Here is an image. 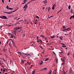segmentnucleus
<instances>
[{"mask_svg":"<svg viewBox=\"0 0 74 74\" xmlns=\"http://www.w3.org/2000/svg\"><path fill=\"white\" fill-rule=\"evenodd\" d=\"M19 29L20 30L19 31H18V32H19V33H22L23 32H22V27H17L14 28V30L12 32L13 34H14L15 35V34H16V30H19Z\"/></svg>","mask_w":74,"mask_h":74,"instance_id":"obj_1","label":"nucleus"},{"mask_svg":"<svg viewBox=\"0 0 74 74\" xmlns=\"http://www.w3.org/2000/svg\"><path fill=\"white\" fill-rule=\"evenodd\" d=\"M0 18L1 19H8L7 16H0Z\"/></svg>","mask_w":74,"mask_h":74,"instance_id":"obj_2","label":"nucleus"},{"mask_svg":"<svg viewBox=\"0 0 74 74\" xmlns=\"http://www.w3.org/2000/svg\"><path fill=\"white\" fill-rule=\"evenodd\" d=\"M27 4H25V5L23 7V8H24V11H26V9L27 8Z\"/></svg>","mask_w":74,"mask_h":74,"instance_id":"obj_3","label":"nucleus"},{"mask_svg":"<svg viewBox=\"0 0 74 74\" xmlns=\"http://www.w3.org/2000/svg\"><path fill=\"white\" fill-rule=\"evenodd\" d=\"M12 43L14 47L16 48V44H15V42H14V40H12Z\"/></svg>","mask_w":74,"mask_h":74,"instance_id":"obj_4","label":"nucleus"},{"mask_svg":"<svg viewBox=\"0 0 74 74\" xmlns=\"http://www.w3.org/2000/svg\"><path fill=\"white\" fill-rule=\"evenodd\" d=\"M22 53H23V54H24V55H26L27 56H30V55L29 54H25V53H24L23 52Z\"/></svg>","mask_w":74,"mask_h":74,"instance_id":"obj_5","label":"nucleus"},{"mask_svg":"<svg viewBox=\"0 0 74 74\" xmlns=\"http://www.w3.org/2000/svg\"><path fill=\"white\" fill-rule=\"evenodd\" d=\"M8 51H9L10 53H11V52L12 51H11V50H10V48H8Z\"/></svg>","mask_w":74,"mask_h":74,"instance_id":"obj_6","label":"nucleus"},{"mask_svg":"<svg viewBox=\"0 0 74 74\" xmlns=\"http://www.w3.org/2000/svg\"><path fill=\"white\" fill-rule=\"evenodd\" d=\"M3 12L5 13V14H6V13H7V14H11V12Z\"/></svg>","mask_w":74,"mask_h":74,"instance_id":"obj_7","label":"nucleus"},{"mask_svg":"<svg viewBox=\"0 0 74 74\" xmlns=\"http://www.w3.org/2000/svg\"><path fill=\"white\" fill-rule=\"evenodd\" d=\"M14 35L13 34H11V38H13V37H14Z\"/></svg>","mask_w":74,"mask_h":74,"instance_id":"obj_8","label":"nucleus"},{"mask_svg":"<svg viewBox=\"0 0 74 74\" xmlns=\"http://www.w3.org/2000/svg\"><path fill=\"white\" fill-rule=\"evenodd\" d=\"M49 60V58H46L45 59V61H47V60Z\"/></svg>","mask_w":74,"mask_h":74,"instance_id":"obj_9","label":"nucleus"},{"mask_svg":"<svg viewBox=\"0 0 74 74\" xmlns=\"http://www.w3.org/2000/svg\"><path fill=\"white\" fill-rule=\"evenodd\" d=\"M43 63V62H42V60H41V62L40 63V65H41V64H42V63Z\"/></svg>","mask_w":74,"mask_h":74,"instance_id":"obj_10","label":"nucleus"},{"mask_svg":"<svg viewBox=\"0 0 74 74\" xmlns=\"http://www.w3.org/2000/svg\"><path fill=\"white\" fill-rule=\"evenodd\" d=\"M18 53H19L20 55H22V53L21 52H18Z\"/></svg>","mask_w":74,"mask_h":74,"instance_id":"obj_11","label":"nucleus"},{"mask_svg":"<svg viewBox=\"0 0 74 74\" xmlns=\"http://www.w3.org/2000/svg\"><path fill=\"white\" fill-rule=\"evenodd\" d=\"M70 28H67L66 29V30H68V31H69V30H70Z\"/></svg>","mask_w":74,"mask_h":74,"instance_id":"obj_12","label":"nucleus"},{"mask_svg":"<svg viewBox=\"0 0 74 74\" xmlns=\"http://www.w3.org/2000/svg\"><path fill=\"white\" fill-rule=\"evenodd\" d=\"M50 9H51V8H50L49 7H48V12H49V10H50Z\"/></svg>","mask_w":74,"mask_h":74,"instance_id":"obj_13","label":"nucleus"},{"mask_svg":"<svg viewBox=\"0 0 74 74\" xmlns=\"http://www.w3.org/2000/svg\"><path fill=\"white\" fill-rule=\"evenodd\" d=\"M47 68H43V69H42V70H47Z\"/></svg>","mask_w":74,"mask_h":74,"instance_id":"obj_14","label":"nucleus"},{"mask_svg":"<svg viewBox=\"0 0 74 74\" xmlns=\"http://www.w3.org/2000/svg\"><path fill=\"white\" fill-rule=\"evenodd\" d=\"M51 73H52V71L50 70V71L49 72V74H51Z\"/></svg>","mask_w":74,"mask_h":74,"instance_id":"obj_15","label":"nucleus"},{"mask_svg":"<svg viewBox=\"0 0 74 74\" xmlns=\"http://www.w3.org/2000/svg\"><path fill=\"white\" fill-rule=\"evenodd\" d=\"M47 2V1L45 0V1L43 2V3H44V4H46Z\"/></svg>","mask_w":74,"mask_h":74,"instance_id":"obj_16","label":"nucleus"},{"mask_svg":"<svg viewBox=\"0 0 74 74\" xmlns=\"http://www.w3.org/2000/svg\"><path fill=\"white\" fill-rule=\"evenodd\" d=\"M71 8V6H70V5H69L68 7L69 9L70 10Z\"/></svg>","mask_w":74,"mask_h":74,"instance_id":"obj_17","label":"nucleus"},{"mask_svg":"<svg viewBox=\"0 0 74 74\" xmlns=\"http://www.w3.org/2000/svg\"><path fill=\"white\" fill-rule=\"evenodd\" d=\"M73 9H71L70 12H71V13H73Z\"/></svg>","mask_w":74,"mask_h":74,"instance_id":"obj_18","label":"nucleus"},{"mask_svg":"<svg viewBox=\"0 0 74 74\" xmlns=\"http://www.w3.org/2000/svg\"><path fill=\"white\" fill-rule=\"evenodd\" d=\"M51 38H55V36L53 35L51 36Z\"/></svg>","mask_w":74,"mask_h":74,"instance_id":"obj_19","label":"nucleus"},{"mask_svg":"<svg viewBox=\"0 0 74 74\" xmlns=\"http://www.w3.org/2000/svg\"><path fill=\"white\" fill-rule=\"evenodd\" d=\"M29 61H27V63L28 64H29V65H30V64H31L30 62L29 63Z\"/></svg>","mask_w":74,"mask_h":74,"instance_id":"obj_20","label":"nucleus"},{"mask_svg":"<svg viewBox=\"0 0 74 74\" xmlns=\"http://www.w3.org/2000/svg\"><path fill=\"white\" fill-rule=\"evenodd\" d=\"M39 40L40 41V43L41 44H42V40H41V39Z\"/></svg>","mask_w":74,"mask_h":74,"instance_id":"obj_21","label":"nucleus"},{"mask_svg":"<svg viewBox=\"0 0 74 74\" xmlns=\"http://www.w3.org/2000/svg\"><path fill=\"white\" fill-rule=\"evenodd\" d=\"M6 8L8 9H9V8H9V7H8V5L7 6Z\"/></svg>","mask_w":74,"mask_h":74,"instance_id":"obj_22","label":"nucleus"},{"mask_svg":"<svg viewBox=\"0 0 74 74\" xmlns=\"http://www.w3.org/2000/svg\"><path fill=\"white\" fill-rule=\"evenodd\" d=\"M15 10H14V11H12V12H10H10L11 14V13H12V12H15Z\"/></svg>","mask_w":74,"mask_h":74,"instance_id":"obj_23","label":"nucleus"},{"mask_svg":"<svg viewBox=\"0 0 74 74\" xmlns=\"http://www.w3.org/2000/svg\"><path fill=\"white\" fill-rule=\"evenodd\" d=\"M70 72H72L73 71L72 70V69H71H71L70 71Z\"/></svg>","mask_w":74,"mask_h":74,"instance_id":"obj_24","label":"nucleus"},{"mask_svg":"<svg viewBox=\"0 0 74 74\" xmlns=\"http://www.w3.org/2000/svg\"><path fill=\"white\" fill-rule=\"evenodd\" d=\"M27 1V0H24L23 2L25 3H26Z\"/></svg>","mask_w":74,"mask_h":74,"instance_id":"obj_25","label":"nucleus"},{"mask_svg":"<svg viewBox=\"0 0 74 74\" xmlns=\"http://www.w3.org/2000/svg\"><path fill=\"white\" fill-rule=\"evenodd\" d=\"M24 62H25V61H23V60H21V62L22 63H24Z\"/></svg>","mask_w":74,"mask_h":74,"instance_id":"obj_26","label":"nucleus"},{"mask_svg":"<svg viewBox=\"0 0 74 74\" xmlns=\"http://www.w3.org/2000/svg\"><path fill=\"white\" fill-rule=\"evenodd\" d=\"M55 9V7L53 6L52 7V10H54Z\"/></svg>","mask_w":74,"mask_h":74,"instance_id":"obj_27","label":"nucleus"},{"mask_svg":"<svg viewBox=\"0 0 74 74\" xmlns=\"http://www.w3.org/2000/svg\"><path fill=\"white\" fill-rule=\"evenodd\" d=\"M55 4H56L55 3L54 4L53 7H56V5H55Z\"/></svg>","mask_w":74,"mask_h":74,"instance_id":"obj_28","label":"nucleus"},{"mask_svg":"<svg viewBox=\"0 0 74 74\" xmlns=\"http://www.w3.org/2000/svg\"><path fill=\"white\" fill-rule=\"evenodd\" d=\"M34 72H35V71H34L32 72V74H34V73H35Z\"/></svg>","mask_w":74,"mask_h":74,"instance_id":"obj_29","label":"nucleus"},{"mask_svg":"<svg viewBox=\"0 0 74 74\" xmlns=\"http://www.w3.org/2000/svg\"><path fill=\"white\" fill-rule=\"evenodd\" d=\"M62 47H67V46L62 45Z\"/></svg>","mask_w":74,"mask_h":74,"instance_id":"obj_30","label":"nucleus"},{"mask_svg":"<svg viewBox=\"0 0 74 74\" xmlns=\"http://www.w3.org/2000/svg\"><path fill=\"white\" fill-rule=\"evenodd\" d=\"M53 53H54V55H56V53H55L54 51H53Z\"/></svg>","mask_w":74,"mask_h":74,"instance_id":"obj_31","label":"nucleus"},{"mask_svg":"<svg viewBox=\"0 0 74 74\" xmlns=\"http://www.w3.org/2000/svg\"><path fill=\"white\" fill-rule=\"evenodd\" d=\"M63 53V52H59L58 53Z\"/></svg>","mask_w":74,"mask_h":74,"instance_id":"obj_32","label":"nucleus"},{"mask_svg":"<svg viewBox=\"0 0 74 74\" xmlns=\"http://www.w3.org/2000/svg\"><path fill=\"white\" fill-rule=\"evenodd\" d=\"M37 39H36V40H39V39H38V37L37 36Z\"/></svg>","mask_w":74,"mask_h":74,"instance_id":"obj_33","label":"nucleus"},{"mask_svg":"<svg viewBox=\"0 0 74 74\" xmlns=\"http://www.w3.org/2000/svg\"><path fill=\"white\" fill-rule=\"evenodd\" d=\"M30 3V1H29L26 4H27H27H29Z\"/></svg>","mask_w":74,"mask_h":74,"instance_id":"obj_34","label":"nucleus"},{"mask_svg":"<svg viewBox=\"0 0 74 74\" xmlns=\"http://www.w3.org/2000/svg\"><path fill=\"white\" fill-rule=\"evenodd\" d=\"M13 8H9V10H13Z\"/></svg>","mask_w":74,"mask_h":74,"instance_id":"obj_35","label":"nucleus"},{"mask_svg":"<svg viewBox=\"0 0 74 74\" xmlns=\"http://www.w3.org/2000/svg\"><path fill=\"white\" fill-rule=\"evenodd\" d=\"M59 38H60V39H61V40H63V39L62 38H61L59 36Z\"/></svg>","mask_w":74,"mask_h":74,"instance_id":"obj_36","label":"nucleus"},{"mask_svg":"<svg viewBox=\"0 0 74 74\" xmlns=\"http://www.w3.org/2000/svg\"><path fill=\"white\" fill-rule=\"evenodd\" d=\"M62 60L63 61V62L64 63V61H65V60L64 59V60Z\"/></svg>","mask_w":74,"mask_h":74,"instance_id":"obj_37","label":"nucleus"},{"mask_svg":"<svg viewBox=\"0 0 74 74\" xmlns=\"http://www.w3.org/2000/svg\"><path fill=\"white\" fill-rule=\"evenodd\" d=\"M40 46V48H41V49H43V48H42V47H41Z\"/></svg>","mask_w":74,"mask_h":74,"instance_id":"obj_38","label":"nucleus"},{"mask_svg":"<svg viewBox=\"0 0 74 74\" xmlns=\"http://www.w3.org/2000/svg\"><path fill=\"white\" fill-rule=\"evenodd\" d=\"M36 18H38V19H39V17L37 16H36Z\"/></svg>","mask_w":74,"mask_h":74,"instance_id":"obj_39","label":"nucleus"},{"mask_svg":"<svg viewBox=\"0 0 74 74\" xmlns=\"http://www.w3.org/2000/svg\"><path fill=\"white\" fill-rule=\"evenodd\" d=\"M3 25H2V26H0V27H1L0 29H1V28H2V27H3Z\"/></svg>","mask_w":74,"mask_h":74,"instance_id":"obj_40","label":"nucleus"},{"mask_svg":"<svg viewBox=\"0 0 74 74\" xmlns=\"http://www.w3.org/2000/svg\"><path fill=\"white\" fill-rule=\"evenodd\" d=\"M73 58H74V51L73 53Z\"/></svg>","mask_w":74,"mask_h":74,"instance_id":"obj_41","label":"nucleus"},{"mask_svg":"<svg viewBox=\"0 0 74 74\" xmlns=\"http://www.w3.org/2000/svg\"><path fill=\"white\" fill-rule=\"evenodd\" d=\"M73 18V17L72 16H71L70 18H69V19H71V18Z\"/></svg>","mask_w":74,"mask_h":74,"instance_id":"obj_42","label":"nucleus"},{"mask_svg":"<svg viewBox=\"0 0 74 74\" xmlns=\"http://www.w3.org/2000/svg\"><path fill=\"white\" fill-rule=\"evenodd\" d=\"M61 45H65V44H64L63 43H61Z\"/></svg>","mask_w":74,"mask_h":74,"instance_id":"obj_43","label":"nucleus"},{"mask_svg":"<svg viewBox=\"0 0 74 74\" xmlns=\"http://www.w3.org/2000/svg\"><path fill=\"white\" fill-rule=\"evenodd\" d=\"M58 58L56 59V62L57 63H58Z\"/></svg>","mask_w":74,"mask_h":74,"instance_id":"obj_44","label":"nucleus"},{"mask_svg":"<svg viewBox=\"0 0 74 74\" xmlns=\"http://www.w3.org/2000/svg\"><path fill=\"white\" fill-rule=\"evenodd\" d=\"M2 3H3L4 2V0H2Z\"/></svg>","mask_w":74,"mask_h":74,"instance_id":"obj_45","label":"nucleus"},{"mask_svg":"<svg viewBox=\"0 0 74 74\" xmlns=\"http://www.w3.org/2000/svg\"><path fill=\"white\" fill-rule=\"evenodd\" d=\"M65 26H63V29H64V28H65Z\"/></svg>","mask_w":74,"mask_h":74,"instance_id":"obj_46","label":"nucleus"},{"mask_svg":"<svg viewBox=\"0 0 74 74\" xmlns=\"http://www.w3.org/2000/svg\"><path fill=\"white\" fill-rule=\"evenodd\" d=\"M45 40H47V38H45Z\"/></svg>","mask_w":74,"mask_h":74,"instance_id":"obj_47","label":"nucleus"},{"mask_svg":"<svg viewBox=\"0 0 74 74\" xmlns=\"http://www.w3.org/2000/svg\"><path fill=\"white\" fill-rule=\"evenodd\" d=\"M44 36H43V35H40V37H44Z\"/></svg>","mask_w":74,"mask_h":74,"instance_id":"obj_48","label":"nucleus"},{"mask_svg":"<svg viewBox=\"0 0 74 74\" xmlns=\"http://www.w3.org/2000/svg\"><path fill=\"white\" fill-rule=\"evenodd\" d=\"M37 41L38 42H40V40H37Z\"/></svg>","mask_w":74,"mask_h":74,"instance_id":"obj_49","label":"nucleus"},{"mask_svg":"<svg viewBox=\"0 0 74 74\" xmlns=\"http://www.w3.org/2000/svg\"><path fill=\"white\" fill-rule=\"evenodd\" d=\"M72 16V18H74V15Z\"/></svg>","mask_w":74,"mask_h":74,"instance_id":"obj_50","label":"nucleus"},{"mask_svg":"<svg viewBox=\"0 0 74 74\" xmlns=\"http://www.w3.org/2000/svg\"><path fill=\"white\" fill-rule=\"evenodd\" d=\"M3 61H5V59H3Z\"/></svg>","mask_w":74,"mask_h":74,"instance_id":"obj_51","label":"nucleus"},{"mask_svg":"<svg viewBox=\"0 0 74 74\" xmlns=\"http://www.w3.org/2000/svg\"><path fill=\"white\" fill-rule=\"evenodd\" d=\"M24 21V22H26V19H25Z\"/></svg>","mask_w":74,"mask_h":74,"instance_id":"obj_52","label":"nucleus"},{"mask_svg":"<svg viewBox=\"0 0 74 74\" xmlns=\"http://www.w3.org/2000/svg\"><path fill=\"white\" fill-rule=\"evenodd\" d=\"M62 11V9H61L60 11L58 12H60Z\"/></svg>","mask_w":74,"mask_h":74,"instance_id":"obj_53","label":"nucleus"},{"mask_svg":"<svg viewBox=\"0 0 74 74\" xmlns=\"http://www.w3.org/2000/svg\"><path fill=\"white\" fill-rule=\"evenodd\" d=\"M30 69H32V66H30Z\"/></svg>","mask_w":74,"mask_h":74,"instance_id":"obj_54","label":"nucleus"},{"mask_svg":"<svg viewBox=\"0 0 74 74\" xmlns=\"http://www.w3.org/2000/svg\"><path fill=\"white\" fill-rule=\"evenodd\" d=\"M50 17V18H52V17H53V16H51Z\"/></svg>","mask_w":74,"mask_h":74,"instance_id":"obj_55","label":"nucleus"},{"mask_svg":"<svg viewBox=\"0 0 74 74\" xmlns=\"http://www.w3.org/2000/svg\"><path fill=\"white\" fill-rule=\"evenodd\" d=\"M34 24H35V25H36V24H37V23H34Z\"/></svg>","mask_w":74,"mask_h":74,"instance_id":"obj_56","label":"nucleus"},{"mask_svg":"<svg viewBox=\"0 0 74 74\" xmlns=\"http://www.w3.org/2000/svg\"><path fill=\"white\" fill-rule=\"evenodd\" d=\"M7 41L8 42H9V41H10V40L9 39V40H8Z\"/></svg>","mask_w":74,"mask_h":74,"instance_id":"obj_57","label":"nucleus"},{"mask_svg":"<svg viewBox=\"0 0 74 74\" xmlns=\"http://www.w3.org/2000/svg\"><path fill=\"white\" fill-rule=\"evenodd\" d=\"M25 3L24 2L23 3H22V4H25Z\"/></svg>","mask_w":74,"mask_h":74,"instance_id":"obj_58","label":"nucleus"},{"mask_svg":"<svg viewBox=\"0 0 74 74\" xmlns=\"http://www.w3.org/2000/svg\"><path fill=\"white\" fill-rule=\"evenodd\" d=\"M8 34H9V35L11 34H11H11L10 33H8Z\"/></svg>","mask_w":74,"mask_h":74,"instance_id":"obj_59","label":"nucleus"},{"mask_svg":"<svg viewBox=\"0 0 74 74\" xmlns=\"http://www.w3.org/2000/svg\"><path fill=\"white\" fill-rule=\"evenodd\" d=\"M19 19H20V18H18V19H17V21H18V20H19Z\"/></svg>","mask_w":74,"mask_h":74,"instance_id":"obj_60","label":"nucleus"},{"mask_svg":"<svg viewBox=\"0 0 74 74\" xmlns=\"http://www.w3.org/2000/svg\"><path fill=\"white\" fill-rule=\"evenodd\" d=\"M3 71H4V72H5V69H4Z\"/></svg>","mask_w":74,"mask_h":74,"instance_id":"obj_61","label":"nucleus"},{"mask_svg":"<svg viewBox=\"0 0 74 74\" xmlns=\"http://www.w3.org/2000/svg\"><path fill=\"white\" fill-rule=\"evenodd\" d=\"M64 35H65L66 36V35H68V34H64Z\"/></svg>","mask_w":74,"mask_h":74,"instance_id":"obj_62","label":"nucleus"},{"mask_svg":"<svg viewBox=\"0 0 74 74\" xmlns=\"http://www.w3.org/2000/svg\"><path fill=\"white\" fill-rule=\"evenodd\" d=\"M70 55V53H68L67 54V55Z\"/></svg>","mask_w":74,"mask_h":74,"instance_id":"obj_63","label":"nucleus"},{"mask_svg":"<svg viewBox=\"0 0 74 74\" xmlns=\"http://www.w3.org/2000/svg\"><path fill=\"white\" fill-rule=\"evenodd\" d=\"M62 65H63V64H64V63H62Z\"/></svg>","mask_w":74,"mask_h":74,"instance_id":"obj_64","label":"nucleus"}]
</instances>
